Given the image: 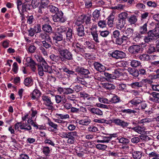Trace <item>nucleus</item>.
<instances>
[{
    "mask_svg": "<svg viewBox=\"0 0 159 159\" xmlns=\"http://www.w3.org/2000/svg\"><path fill=\"white\" fill-rule=\"evenodd\" d=\"M147 23H145L143 26L140 28L139 32L141 34H143L146 33L147 31Z\"/></svg>",
    "mask_w": 159,
    "mask_h": 159,
    "instance_id": "41",
    "label": "nucleus"
},
{
    "mask_svg": "<svg viewBox=\"0 0 159 159\" xmlns=\"http://www.w3.org/2000/svg\"><path fill=\"white\" fill-rule=\"evenodd\" d=\"M41 95L40 91L37 89H35L31 94V97L33 100L37 99Z\"/></svg>",
    "mask_w": 159,
    "mask_h": 159,
    "instance_id": "14",
    "label": "nucleus"
},
{
    "mask_svg": "<svg viewBox=\"0 0 159 159\" xmlns=\"http://www.w3.org/2000/svg\"><path fill=\"white\" fill-rule=\"evenodd\" d=\"M91 122V120L89 117H87L85 119L80 120L78 123L80 124L83 125H88Z\"/></svg>",
    "mask_w": 159,
    "mask_h": 159,
    "instance_id": "17",
    "label": "nucleus"
},
{
    "mask_svg": "<svg viewBox=\"0 0 159 159\" xmlns=\"http://www.w3.org/2000/svg\"><path fill=\"white\" fill-rule=\"evenodd\" d=\"M50 1L49 0H41L39 6V7L38 11L41 14L43 13V10L47 8H48L49 6Z\"/></svg>",
    "mask_w": 159,
    "mask_h": 159,
    "instance_id": "5",
    "label": "nucleus"
},
{
    "mask_svg": "<svg viewBox=\"0 0 159 159\" xmlns=\"http://www.w3.org/2000/svg\"><path fill=\"white\" fill-rule=\"evenodd\" d=\"M37 66L38 73L40 76H43L44 75L43 72L49 74L52 73V67L48 65L46 61L43 64H38Z\"/></svg>",
    "mask_w": 159,
    "mask_h": 159,
    "instance_id": "3",
    "label": "nucleus"
},
{
    "mask_svg": "<svg viewBox=\"0 0 159 159\" xmlns=\"http://www.w3.org/2000/svg\"><path fill=\"white\" fill-rule=\"evenodd\" d=\"M43 30L46 32L51 33L52 32V28L50 25H45L43 26Z\"/></svg>",
    "mask_w": 159,
    "mask_h": 159,
    "instance_id": "30",
    "label": "nucleus"
},
{
    "mask_svg": "<svg viewBox=\"0 0 159 159\" xmlns=\"http://www.w3.org/2000/svg\"><path fill=\"white\" fill-rule=\"evenodd\" d=\"M111 56L116 59H122L126 56L125 54L123 52L119 50H116L111 54Z\"/></svg>",
    "mask_w": 159,
    "mask_h": 159,
    "instance_id": "6",
    "label": "nucleus"
},
{
    "mask_svg": "<svg viewBox=\"0 0 159 159\" xmlns=\"http://www.w3.org/2000/svg\"><path fill=\"white\" fill-rule=\"evenodd\" d=\"M141 47L138 45H133L130 46L128 49L129 52L131 53H137L140 51Z\"/></svg>",
    "mask_w": 159,
    "mask_h": 159,
    "instance_id": "8",
    "label": "nucleus"
},
{
    "mask_svg": "<svg viewBox=\"0 0 159 159\" xmlns=\"http://www.w3.org/2000/svg\"><path fill=\"white\" fill-rule=\"evenodd\" d=\"M141 102L142 101L140 99L137 98L133 99L129 101V103L133 105H137Z\"/></svg>",
    "mask_w": 159,
    "mask_h": 159,
    "instance_id": "31",
    "label": "nucleus"
},
{
    "mask_svg": "<svg viewBox=\"0 0 159 159\" xmlns=\"http://www.w3.org/2000/svg\"><path fill=\"white\" fill-rule=\"evenodd\" d=\"M48 15L47 14L45 15H42L41 16L40 15H38L37 16V17H38L39 19H42L43 20H46V19H49V17L48 16Z\"/></svg>",
    "mask_w": 159,
    "mask_h": 159,
    "instance_id": "63",
    "label": "nucleus"
},
{
    "mask_svg": "<svg viewBox=\"0 0 159 159\" xmlns=\"http://www.w3.org/2000/svg\"><path fill=\"white\" fill-rule=\"evenodd\" d=\"M77 34L80 37L83 36L84 35V28L83 25H80L77 28Z\"/></svg>",
    "mask_w": 159,
    "mask_h": 159,
    "instance_id": "16",
    "label": "nucleus"
},
{
    "mask_svg": "<svg viewBox=\"0 0 159 159\" xmlns=\"http://www.w3.org/2000/svg\"><path fill=\"white\" fill-rule=\"evenodd\" d=\"M142 156V153L141 152L136 151H134L133 153V157L136 159H139Z\"/></svg>",
    "mask_w": 159,
    "mask_h": 159,
    "instance_id": "27",
    "label": "nucleus"
},
{
    "mask_svg": "<svg viewBox=\"0 0 159 159\" xmlns=\"http://www.w3.org/2000/svg\"><path fill=\"white\" fill-rule=\"evenodd\" d=\"M42 99L44 102L43 104L48 107V109L52 110L53 108V103L52 102L50 97L47 95L43 96Z\"/></svg>",
    "mask_w": 159,
    "mask_h": 159,
    "instance_id": "4",
    "label": "nucleus"
},
{
    "mask_svg": "<svg viewBox=\"0 0 159 159\" xmlns=\"http://www.w3.org/2000/svg\"><path fill=\"white\" fill-rule=\"evenodd\" d=\"M97 31L96 30L91 32V33L93 36V39L95 42L97 43H99L100 41L98 39V34L97 33Z\"/></svg>",
    "mask_w": 159,
    "mask_h": 159,
    "instance_id": "28",
    "label": "nucleus"
},
{
    "mask_svg": "<svg viewBox=\"0 0 159 159\" xmlns=\"http://www.w3.org/2000/svg\"><path fill=\"white\" fill-rule=\"evenodd\" d=\"M42 43L43 44V47L46 49H48L51 47V45L47 43L45 40L43 41Z\"/></svg>",
    "mask_w": 159,
    "mask_h": 159,
    "instance_id": "64",
    "label": "nucleus"
},
{
    "mask_svg": "<svg viewBox=\"0 0 159 159\" xmlns=\"http://www.w3.org/2000/svg\"><path fill=\"white\" fill-rule=\"evenodd\" d=\"M54 74L56 75L57 77L60 79L63 78L64 76V73L62 72H60L58 71H55V73Z\"/></svg>",
    "mask_w": 159,
    "mask_h": 159,
    "instance_id": "44",
    "label": "nucleus"
},
{
    "mask_svg": "<svg viewBox=\"0 0 159 159\" xmlns=\"http://www.w3.org/2000/svg\"><path fill=\"white\" fill-rule=\"evenodd\" d=\"M63 13L61 11H59L58 12L56 13L52 16L53 20H57L58 19L59 20H65L63 19Z\"/></svg>",
    "mask_w": 159,
    "mask_h": 159,
    "instance_id": "11",
    "label": "nucleus"
},
{
    "mask_svg": "<svg viewBox=\"0 0 159 159\" xmlns=\"http://www.w3.org/2000/svg\"><path fill=\"white\" fill-rule=\"evenodd\" d=\"M96 148L98 149L104 150L107 148V146L104 144H98L96 145Z\"/></svg>",
    "mask_w": 159,
    "mask_h": 159,
    "instance_id": "40",
    "label": "nucleus"
},
{
    "mask_svg": "<svg viewBox=\"0 0 159 159\" xmlns=\"http://www.w3.org/2000/svg\"><path fill=\"white\" fill-rule=\"evenodd\" d=\"M72 30L71 29L69 28L66 33V39L69 41L72 38Z\"/></svg>",
    "mask_w": 159,
    "mask_h": 159,
    "instance_id": "21",
    "label": "nucleus"
},
{
    "mask_svg": "<svg viewBox=\"0 0 159 159\" xmlns=\"http://www.w3.org/2000/svg\"><path fill=\"white\" fill-rule=\"evenodd\" d=\"M128 14L126 12H123L119 15V16L120 19L124 20L127 18Z\"/></svg>",
    "mask_w": 159,
    "mask_h": 159,
    "instance_id": "48",
    "label": "nucleus"
},
{
    "mask_svg": "<svg viewBox=\"0 0 159 159\" xmlns=\"http://www.w3.org/2000/svg\"><path fill=\"white\" fill-rule=\"evenodd\" d=\"M156 51V48H155L154 46H150L147 50L148 52L149 53L151 54Z\"/></svg>",
    "mask_w": 159,
    "mask_h": 159,
    "instance_id": "51",
    "label": "nucleus"
},
{
    "mask_svg": "<svg viewBox=\"0 0 159 159\" xmlns=\"http://www.w3.org/2000/svg\"><path fill=\"white\" fill-rule=\"evenodd\" d=\"M49 57L52 61L55 62H57L59 61L60 60V58L61 57L58 55H55L53 54H51L50 56Z\"/></svg>",
    "mask_w": 159,
    "mask_h": 159,
    "instance_id": "25",
    "label": "nucleus"
},
{
    "mask_svg": "<svg viewBox=\"0 0 159 159\" xmlns=\"http://www.w3.org/2000/svg\"><path fill=\"white\" fill-rule=\"evenodd\" d=\"M99 100L101 102L109 104L110 102V100H109L107 98H99Z\"/></svg>",
    "mask_w": 159,
    "mask_h": 159,
    "instance_id": "62",
    "label": "nucleus"
},
{
    "mask_svg": "<svg viewBox=\"0 0 159 159\" xmlns=\"http://www.w3.org/2000/svg\"><path fill=\"white\" fill-rule=\"evenodd\" d=\"M48 124L52 127L55 130L57 129V128L58 126L57 125L55 124L52 122L51 121H49L48 122Z\"/></svg>",
    "mask_w": 159,
    "mask_h": 159,
    "instance_id": "59",
    "label": "nucleus"
},
{
    "mask_svg": "<svg viewBox=\"0 0 159 159\" xmlns=\"http://www.w3.org/2000/svg\"><path fill=\"white\" fill-rule=\"evenodd\" d=\"M100 11L98 10H95L93 13V16L94 20H98L99 16Z\"/></svg>",
    "mask_w": 159,
    "mask_h": 159,
    "instance_id": "42",
    "label": "nucleus"
},
{
    "mask_svg": "<svg viewBox=\"0 0 159 159\" xmlns=\"http://www.w3.org/2000/svg\"><path fill=\"white\" fill-rule=\"evenodd\" d=\"M31 7V4H29L27 2H25L22 4V9L21 10L22 12L26 11L27 10H30V7Z\"/></svg>",
    "mask_w": 159,
    "mask_h": 159,
    "instance_id": "19",
    "label": "nucleus"
},
{
    "mask_svg": "<svg viewBox=\"0 0 159 159\" xmlns=\"http://www.w3.org/2000/svg\"><path fill=\"white\" fill-rule=\"evenodd\" d=\"M123 71L124 70L123 69L118 68L115 70L114 73L118 78L123 75Z\"/></svg>",
    "mask_w": 159,
    "mask_h": 159,
    "instance_id": "22",
    "label": "nucleus"
},
{
    "mask_svg": "<svg viewBox=\"0 0 159 159\" xmlns=\"http://www.w3.org/2000/svg\"><path fill=\"white\" fill-rule=\"evenodd\" d=\"M140 59L143 61H148L150 59L149 56L147 54L141 55L139 57Z\"/></svg>",
    "mask_w": 159,
    "mask_h": 159,
    "instance_id": "39",
    "label": "nucleus"
},
{
    "mask_svg": "<svg viewBox=\"0 0 159 159\" xmlns=\"http://www.w3.org/2000/svg\"><path fill=\"white\" fill-rule=\"evenodd\" d=\"M39 3V2L37 3V0H32L31 5L33 8H35L38 7Z\"/></svg>",
    "mask_w": 159,
    "mask_h": 159,
    "instance_id": "57",
    "label": "nucleus"
},
{
    "mask_svg": "<svg viewBox=\"0 0 159 159\" xmlns=\"http://www.w3.org/2000/svg\"><path fill=\"white\" fill-rule=\"evenodd\" d=\"M122 111L124 113H126L129 114H130L132 113H135L136 112L134 110H132L130 109H124Z\"/></svg>",
    "mask_w": 159,
    "mask_h": 159,
    "instance_id": "58",
    "label": "nucleus"
},
{
    "mask_svg": "<svg viewBox=\"0 0 159 159\" xmlns=\"http://www.w3.org/2000/svg\"><path fill=\"white\" fill-rule=\"evenodd\" d=\"M155 23L156 27L152 30H149L148 33V35L146 36L144 40L146 43H149L156 39V38L159 37V21Z\"/></svg>",
    "mask_w": 159,
    "mask_h": 159,
    "instance_id": "1",
    "label": "nucleus"
},
{
    "mask_svg": "<svg viewBox=\"0 0 159 159\" xmlns=\"http://www.w3.org/2000/svg\"><path fill=\"white\" fill-rule=\"evenodd\" d=\"M34 57L37 61L40 63V64H43L46 62L44 58L40 55H36L34 56Z\"/></svg>",
    "mask_w": 159,
    "mask_h": 159,
    "instance_id": "34",
    "label": "nucleus"
},
{
    "mask_svg": "<svg viewBox=\"0 0 159 159\" xmlns=\"http://www.w3.org/2000/svg\"><path fill=\"white\" fill-rule=\"evenodd\" d=\"M48 9L50 12L55 14L59 11L58 8L57 7L52 5H50Z\"/></svg>",
    "mask_w": 159,
    "mask_h": 159,
    "instance_id": "29",
    "label": "nucleus"
},
{
    "mask_svg": "<svg viewBox=\"0 0 159 159\" xmlns=\"http://www.w3.org/2000/svg\"><path fill=\"white\" fill-rule=\"evenodd\" d=\"M125 24V20H118V22L117 23V28L121 29L124 27Z\"/></svg>",
    "mask_w": 159,
    "mask_h": 159,
    "instance_id": "38",
    "label": "nucleus"
},
{
    "mask_svg": "<svg viewBox=\"0 0 159 159\" xmlns=\"http://www.w3.org/2000/svg\"><path fill=\"white\" fill-rule=\"evenodd\" d=\"M66 28L64 26H60L58 27L57 28V30L58 33L65 32L66 31Z\"/></svg>",
    "mask_w": 159,
    "mask_h": 159,
    "instance_id": "43",
    "label": "nucleus"
},
{
    "mask_svg": "<svg viewBox=\"0 0 159 159\" xmlns=\"http://www.w3.org/2000/svg\"><path fill=\"white\" fill-rule=\"evenodd\" d=\"M90 111L92 113L98 116H102L103 114L102 111L97 107H93L91 108Z\"/></svg>",
    "mask_w": 159,
    "mask_h": 159,
    "instance_id": "15",
    "label": "nucleus"
},
{
    "mask_svg": "<svg viewBox=\"0 0 159 159\" xmlns=\"http://www.w3.org/2000/svg\"><path fill=\"white\" fill-rule=\"evenodd\" d=\"M53 40L56 41H61L63 39L62 35L61 34L58 33L57 34H56L54 37H53Z\"/></svg>",
    "mask_w": 159,
    "mask_h": 159,
    "instance_id": "33",
    "label": "nucleus"
},
{
    "mask_svg": "<svg viewBox=\"0 0 159 159\" xmlns=\"http://www.w3.org/2000/svg\"><path fill=\"white\" fill-rule=\"evenodd\" d=\"M120 99L119 97L117 95H115L110 100V102L112 103H116L120 102Z\"/></svg>",
    "mask_w": 159,
    "mask_h": 159,
    "instance_id": "26",
    "label": "nucleus"
},
{
    "mask_svg": "<svg viewBox=\"0 0 159 159\" xmlns=\"http://www.w3.org/2000/svg\"><path fill=\"white\" fill-rule=\"evenodd\" d=\"M117 88L120 90L124 92H128L126 85L125 84H118L117 86Z\"/></svg>",
    "mask_w": 159,
    "mask_h": 159,
    "instance_id": "24",
    "label": "nucleus"
},
{
    "mask_svg": "<svg viewBox=\"0 0 159 159\" xmlns=\"http://www.w3.org/2000/svg\"><path fill=\"white\" fill-rule=\"evenodd\" d=\"M103 87L105 89L109 90L114 89L115 88V86L114 84L109 83H104L103 85Z\"/></svg>",
    "mask_w": 159,
    "mask_h": 159,
    "instance_id": "20",
    "label": "nucleus"
},
{
    "mask_svg": "<svg viewBox=\"0 0 159 159\" xmlns=\"http://www.w3.org/2000/svg\"><path fill=\"white\" fill-rule=\"evenodd\" d=\"M134 30L130 28H128L125 31V33L123 34L124 37L127 40L130 38L133 34Z\"/></svg>",
    "mask_w": 159,
    "mask_h": 159,
    "instance_id": "12",
    "label": "nucleus"
},
{
    "mask_svg": "<svg viewBox=\"0 0 159 159\" xmlns=\"http://www.w3.org/2000/svg\"><path fill=\"white\" fill-rule=\"evenodd\" d=\"M93 65L95 69L98 71L103 72L106 70L105 66L98 62H94L93 63Z\"/></svg>",
    "mask_w": 159,
    "mask_h": 159,
    "instance_id": "10",
    "label": "nucleus"
},
{
    "mask_svg": "<svg viewBox=\"0 0 159 159\" xmlns=\"http://www.w3.org/2000/svg\"><path fill=\"white\" fill-rule=\"evenodd\" d=\"M43 152L46 155H47L50 152L49 148L48 147H43Z\"/></svg>",
    "mask_w": 159,
    "mask_h": 159,
    "instance_id": "52",
    "label": "nucleus"
},
{
    "mask_svg": "<svg viewBox=\"0 0 159 159\" xmlns=\"http://www.w3.org/2000/svg\"><path fill=\"white\" fill-rule=\"evenodd\" d=\"M127 70L129 73L131 75L134 77H136L139 75V72L134 69L131 67H129L127 69Z\"/></svg>",
    "mask_w": 159,
    "mask_h": 159,
    "instance_id": "13",
    "label": "nucleus"
},
{
    "mask_svg": "<svg viewBox=\"0 0 159 159\" xmlns=\"http://www.w3.org/2000/svg\"><path fill=\"white\" fill-rule=\"evenodd\" d=\"M75 70L76 72L82 75H87L90 73L88 70L83 67L78 66Z\"/></svg>",
    "mask_w": 159,
    "mask_h": 159,
    "instance_id": "9",
    "label": "nucleus"
},
{
    "mask_svg": "<svg viewBox=\"0 0 159 159\" xmlns=\"http://www.w3.org/2000/svg\"><path fill=\"white\" fill-rule=\"evenodd\" d=\"M77 136V132L76 131H73L71 132H69L67 133V136L68 138H75V137Z\"/></svg>",
    "mask_w": 159,
    "mask_h": 159,
    "instance_id": "49",
    "label": "nucleus"
},
{
    "mask_svg": "<svg viewBox=\"0 0 159 159\" xmlns=\"http://www.w3.org/2000/svg\"><path fill=\"white\" fill-rule=\"evenodd\" d=\"M58 51L60 56L62 57L61 60H71L73 59V55L68 50L64 49L62 47H59Z\"/></svg>",
    "mask_w": 159,
    "mask_h": 159,
    "instance_id": "2",
    "label": "nucleus"
},
{
    "mask_svg": "<svg viewBox=\"0 0 159 159\" xmlns=\"http://www.w3.org/2000/svg\"><path fill=\"white\" fill-rule=\"evenodd\" d=\"M36 48L34 45H31L28 48V50L29 52L31 53H34L36 49Z\"/></svg>",
    "mask_w": 159,
    "mask_h": 159,
    "instance_id": "54",
    "label": "nucleus"
},
{
    "mask_svg": "<svg viewBox=\"0 0 159 159\" xmlns=\"http://www.w3.org/2000/svg\"><path fill=\"white\" fill-rule=\"evenodd\" d=\"M125 39L123 35L120 38L119 37L116 38V43L118 45H121L123 42L124 41L126 40Z\"/></svg>",
    "mask_w": 159,
    "mask_h": 159,
    "instance_id": "35",
    "label": "nucleus"
},
{
    "mask_svg": "<svg viewBox=\"0 0 159 159\" xmlns=\"http://www.w3.org/2000/svg\"><path fill=\"white\" fill-rule=\"evenodd\" d=\"M56 115L59 117L58 118H60L61 119H66L69 117V116L68 114L63 115L62 114L56 113Z\"/></svg>",
    "mask_w": 159,
    "mask_h": 159,
    "instance_id": "50",
    "label": "nucleus"
},
{
    "mask_svg": "<svg viewBox=\"0 0 159 159\" xmlns=\"http://www.w3.org/2000/svg\"><path fill=\"white\" fill-rule=\"evenodd\" d=\"M151 96L149 97V100L152 102L159 103V93L152 92L150 93Z\"/></svg>",
    "mask_w": 159,
    "mask_h": 159,
    "instance_id": "7",
    "label": "nucleus"
},
{
    "mask_svg": "<svg viewBox=\"0 0 159 159\" xmlns=\"http://www.w3.org/2000/svg\"><path fill=\"white\" fill-rule=\"evenodd\" d=\"M129 124V123L125 122L121 120L119 125L122 126L123 128H125L127 127V126H128Z\"/></svg>",
    "mask_w": 159,
    "mask_h": 159,
    "instance_id": "61",
    "label": "nucleus"
},
{
    "mask_svg": "<svg viewBox=\"0 0 159 159\" xmlns=\"http://www.w3.org/2000/svg\"><path fill=\"white\" fill-rule=\"evenodd\" d=\"M98 25L100 28H103L106 27V24L105 20H100L98 23Z\"/></svg>",
    "mask_w": 159,
    "mask_h": 159,
    "instance_id": "56",
    "label": "nucleus"
},
{
    "mask_svg": "<svg viewBox=\"0 0 159 159\" xmlns=\"http://www.w3.org/2000/svg\"><path fill=\"white\" fill-rule=\"evenodd\" d=\"M91 17V15L89 13L87 14L82 15L79 17L81 20H90Z\"/></svg>",
    "mask_w": 159,
    "mask_h": 159,
    "instance_id": "23",
    "label": "nucleus"
},
{
    "mask_svg": "<svg viewBox=\"0 0 159 159\" xmlns=\"http://www.w3.org/2000/svg\"><path fill=\"white\" fill-rule=\"evenodd\" d=\"M75 50L78 52H82V53L84 52L85 48L80 43H77L75 45Z\"/></svg>",
    "mask_w": 159,
    "mask_h": 159,
    "instance_id": "18",
    "label": "nucleus"
},
{
    "mask_svg": "<svg viewBox=\"0 0 159 159\" xmlns=\"http://www.w3.org/2000/svg\"><path fill=\"white\" fill-rule=\"evenodd\" d=\"M18 69V66L16 62H15L14 63L13 65V68L12 69V70H13V71L15 73H17Z\"/></svg>",
    "mask_w": 159,
    "mask_h": 159,
    "instance_id": "60",
    "label": "nucleus"
},
{
    "mask_svg": "<svg viewBox=\"0 0 159 159\" xmlns=\"http://www.w3.org/2000/svg\"><path fill=\"white\" fill-rule=\"evenodd\" d=\"M111 137L110 136L109 137H103V140H98V142H101V143H108L109 141L111 139Z\"/></svg>",
    "mask_w": 159,
    "mask_h": 159,
    "instance_id": "45",
    "label": "nucleus"
},
{
    "mask_svg": "<svg viewBox=\"0 0 159 159\" xmlns=\"http://www.w3.org/2000/svg\"><path fill=\"white\" fill-rule=\"evenodd\" d=\"M99 32L100 33V35L103 37H107L109 33V31L107 30L104 31L100 30Z\"/></svg>",
    "mask_w": 159,
    "mask_h": 159,
    "instance_id": "53",
    "label": "nucleus"
},
{
    "mask_svg": "<svg viewBox=\"0 0 159 159\" xmlns=\"http://www.w3.org/2000/svg\"><path fill=\"white\" fill-rule=\"evenodd\" d=\"M131 85V87L134 89H138L143 86V84L141 82H139L133 83Z\"/></svg>",
    "mask_w": 159,
    "mask_h": 159,
    "instance_id": "32",
    "label": "nucleus"
},
{
    "mask_svg": "<svg viewBox=\"0 0 159 159\" xmlns=\"http://www.w3.org/2000/svg\"><path fill=\"white\" fill-rule=\"evenodd\" d=\"M32 80L30 77H28L24 80V84L27 86H28L32 82Z\"/></svg>",
    "mask_w": 159,
    "mask_h": 159,
    "instance_id": "46",
    "label": "nucleus"
},
{
    "mask_svg": "<svg viewBox=\"0 0 159 159\" xmlns=\"http://www.w3.org/2000/svg\"><path fill=\"white\" fill-rule=\"evenodd\" d=\"M20 128L21 129H25L27 130H30L32 129L31 126L28 124H25V125H23L21 122V126H20Z\"/></svg>",
    "mask_w": 159,
    "mask_h": 159,
    "instance_id": "36",
    "label": "nucleus"
},
{
    "mask_svg": "<svg viewBox=\"0 0 159 159\" xmlns=\"http://www.w3.org/2000/svg\"><path fill=\"white\" fill-rule=\"evenodd\" d=\"M141 64L140 62L139 61L133 60L131 62V66L133 67H136L139 66Z\"/></svg>",
    "mask_w": 159,
    "mask_h": 159,
    "instance_id": "37",
    "label": "nucleus"
},
{
    "mask_svg": "<svg viewBox=\"0 0 159 159\" xmlns=\"http://www.w3.org/2000/svg\"><path fill=\"white\" fill-rule=\"evenodd\" d=\"M37 65L38 64H37V63L34 61V62H31V63L29 64V65L28 66H29L31 67V69L33 71L35 72L36 69V65L37 66Z\"/></svg>",
    "mask_w": 159,
    "mask_h": 159,
    "instance_id": "47",
    "label": "nucleus"
},
{
    "mask_svg": "<svg viewBox=\"0 0 159 159\" xmlns=\"http://www.w3.org/2000/svg\"><path fill=\"white\" fill-rule=\"evenodd\" d=\"M119 142L121 143H127L129 142V140L125 138H121L119 139Z\"/></svg>",
    "mask_w": 159,
    "mask_h": 159,
    "instance_id": "55",
    "label": "nucleus"
}]
</instances>
